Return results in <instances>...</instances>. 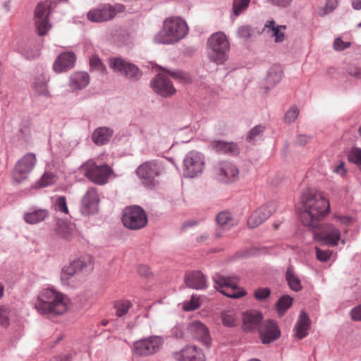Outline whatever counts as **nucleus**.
Here are the masks:
<instances>
[{
	"instance_id": "obj_15",
	"label": "nucleus",
	"mask_w": 361,
	"mask_h": 361,
	"mask_svg": "<svg viewBox=\"0 0 361 361\" xmlns=\"http://www.w3.org/2000/svg\"><path fill=\"white\" fill-rule=\"evenodd\" d=\"M87 171L85 176L93 183L98 185L105 184L113 171L107 164L97 165L92 161L86 164Z\"/></svg>"
},
{
	"instance_id": "obj_59",
	"label": "nucleus",
	"mask_w": 361,
	"mask_h": 361,
	"mask_svg": "<svg viewBox=\"0 0 361 361\" xmlns=\"http://www.w3.org/2000/svg\"><path fill=\"white\" fill-rule=\"evenodd\" d=\"M292 0H269V1L274 6L286 7L288 6Z\"/></svg>"
},
{
	"instance_id": "obj_7",
	"label": "nucleus",
	"mask_w": 361,
	"mask_h": 361,
	"mask_svg": "<svg viewBox=\"0 0 361 361\" xmlns=\"http://www.w3.org/2000/svg\"><path fill=\"white\" fill-rule=\"evenodd\" d=\"M93 269V259L90 255L82 256L65 266L61 271V281L64 286H71L74 276L81 271H89Z\"/></svg>"
},
{
	"instance_id": "obj_64",
	"label": "nucleus",
	"mask_w": 361,
	"mask_h": 361,
	"mask_svg": "<svg viewBox=\"0 0 361 361\" xmlns=\"http://www.w3.org/2000/svg\"><path fill=\"white\" fill-rule=\"evenodd\" d=\"M302 289V286L300 284V281L296 277H295V292L300 291Z\"/></svg>"
},
{
	"instance_id": "obj_51",
	"label": "nucleus",
	"mask_w": 361,
	"mask_h": 361,
	"mask_svg": "<svg viewBox=\"0 0 361 361\" xmlns=\"http://www.w3.org/2000/svg\"><path fill=\"white\" fill-rule=\"evenodd\" d=\"M350 316L353 320L361 322V304L354 307L350 310Z\"/></svg>"
},
{
	"instance_id": "obj_17",
	"label": "nucleus",
	"mask_w": 361,
	"mask_h": 361,
	"mask_svg": "<svg viewBox=\"0 0 361 361\" xmlns=\"http://www.w3.org/2000/svg\"><path fill=\"white\" fill-rule=\"evenodd\" d=\"M99 197L95 188H90L81 200L80 212L84 216L94 214L98 211Z\"/></svg>"
},
{
	"instance_id": "obj_33",
	"label": "nucleus",
	"mask_w": 361,
	"mask_h": 361,
	"mask_svg": "<svg viewBox=\"0 0 361 361\" xmlns=\"http://www.w3.org/2000/svg\"><path fill=\"white\" fill-rule=\"evenodd\" d=\"M32 87L38 94L45 97L49 96L47 78L46 75L42 74L39 77L35 78L32 82Z\"/></svg>"
},
{
	"instance_id": "obj_23",
	"label": "nucleus",
	"mask_w": 361,
	"mask_h": 361,
	"mask_svg": "<svg viewBox=\"0 0 361 361\" xmlns=\"http://www.w3.org/2000/svg\"><path fill=\"white\" fill-rule=\"evenodd\" d=\"M311 329V320L305 310H301L295 324V338L301 340L305 338Z\"/></svg>"
},
{
	"instance_id": "obj_52",
	"label": "nucleus",
	"mask_w": 361,
	"mask_h": 361,
	"mask_svg": "<svg viewBox=\"0 0 361 361\" xmlns=\"http://www.w3.org/2000/svg\"><path fill=\"white\" fill-rule=\"evenodd\" d=\"M317 258L321 262H326L330 257V252L328 250H322L319 248H316Z\"/></svg>"
},
{
	"instance_id": "obj_4",
	"label": "nucleus",
	"mask_w": 361,
	"mask_h": 361,
	"mask_svg": "<svg viewBox=\"0 0 361 361\" xmlns=\"http://www.w3.org/2000/svg\"><path fill=\"white\" fill-rule=\"evenodd\" d=\"M188 32L186 22L179 17L167 18L163 22V27L154 37L157 44H171L179 42Z\"/></svg>"
},
{
	"instance_id": "obj_21",
	"label": "nucleus",
	"mask_w": 361,
	"mask_h": 361,
	"mask_svg": "<svg viewBox=\"0 0 361 361\" xmlns=\"http://www.w3.org/2000/svg\"><path fill=\"white\" fill-rule=\"evenodd\" d=\"M76 56L73 51L63 52L56 59L53 68L56 73L67 71L73 68Z\"/></svg>"
},
{
	"instance_id": "obj_5",
	"label": "nucleus",
	"mask_w": 361,
	"mask_h": 361,
	"mask_svg": "<svg viewBox=\"0 0 361 361\" xmlns=\"http://www.w3.org/2000/svg\"><path fill=\"white\" fill-rule=\"evenodd\" d=\"M166 173V164L161 159H151L143 162L135 170V174L142 183L149 188L158 185L157 178Z\"/></svg>"
},
{
	"instance_id": "obj_31",
	"label": "nucleus",
	"mask_w": 361,
	"mask_h": 361,
	"mask_svg": "<svg viewBox=\"0 0 361 361\" xmlns=\"http://www.w3.org/2000/svg\"><path fill=\"white\" fill-rule=\"evenodd\" d=\"M89 82L90 77L86 72H76L70 78V87L75 90L85 88Z\"/></svg>"
},
{
	"instance_id": "obj_32",
	"label": "nucleus",
	"mask_w": 361,
	"mask_h": 361,
	"mask_svg": "<svg viewBox=\"0 0 361 361\" xmlns=\"http://www.w3.org/2000/svg\"><path fill=\"white\" fill-rule=\"evenodd\" d=\"M274 213V207H271L269 212L262 213L259 209H256L249 217L247 225L250 228H255L262 224Z\"/></svg>"
},
{
	"instance_id": "obj_35",
	"label": "nucleus",
	"mask_w": 361,
	"mask_h": 361,
	"mask_svg": "<svg viewBox=\"0 0 361 361\" xmlns=\"http://www.w3.org/2000/svg\"><path fill=\"white\" fill-rule=\"evenodd\" d=\"M293 298L287 295H282L276 303V308L279 314L281 317L291 306Z\"/></svg>"
},
{
	"instance_id": "obj_38",
	"label": "nucleus",
	"mask_w": 361,
	"mask_h": 361,
	"mask_svg": "<svg viewBox=\"0 0 361 361\" xmlns=\"http://www.w3.org/2000/svg\"><path fill=\"white\" fill-rule=\"evenodd\" d=\"M131 306L132 303L129 300L117 301L114 305L116 315L118 317H122L123 315L126 314Z\"/></svg>"
},
{
	"instance_id": "obj_40",
	"label": "nucleus",
	"mask_w": 361,
	"mask_h": 361,
	"mask_svg": "<svg viewBox=\"0 0 361 361\" xmlns=\"http://www.w3.org/2000/svg\"><path fill=\"white\" fill-rule=\"evenodd\" d=\"M348 159L350 162L354 163L359 166L361 170V149L358 147H353L349 152Z\"/></svg>"
},
{
	"instance_id": "obj_63",
	"label": "nucleus",
	"mask_w": 361,
	"mask_h": 361,
	"mask_svg": "<svg viewBox=\"0 0 361 361\" xmlns=\"http://www.w3.org/2000/svg\"><path fill=\"white\" fill-rule=\"evenodd\" d=\"M353 8L355 10L361 9V0H351Z\"/></svg>"
},
{
	"instance_id": "obj_16",
	"label": "nucleus",
	"mask_w": 361,
	"mask_h": 361,
	"mask_svg": "<svg viewBox=\"0 0 361 361\" xmlns=\"http://www.w3.org/2000/svg\"><path fill=\"white\" fill-rule=\"evenodd\" d=\"M216 178L222 183H229L238 179V168L233 163L221 161L214 166Z\"/></svg>"
},
{
	"instance_id": "obj_20",
	"label": "nucleus",
	"mask_w": 361,
	"mask_h": 361,
	"mask_svg": "<svg viewBox=\"0 0 361 361\" xmlns=\"http://www.w3.org/2000/svg\"><path fill=\"white\" fill-rule=\"evenodd\" d=\"M188 330L192 336L200 341L207 347H209L211 338L207 327L199 321H195L190 324Z\"/></svg>"
},
{
	"instance_id": "obj_30",
	"label": "nucleus",
	"mask_w": 361,
	"mask_h": 361,
	"mask_svg": "<svg viewBox=\"0 0 361 361\" xmlns=\"http://www.w3.org/2000/svg\"><path fill=\"white\" fill-rule=\"evenodd\" d=\"M113 133L114 130L111 128L99 127L94 130L92 140L97 145H104L109 141Z\"/></svg>"
},
{
	"instance_id": "obj_53",
	"label": "nucleus",
	"mask_w": 361,
	"mask_h": 361,
	"mask_svg": "<svg viewBox=\"0 0 361 361\" xmlns=\"http://www.w3.org/2000/svg\"><path fill=\"white\" fill-rule=\"evenodd\" d=\"M198 299L195 298L193 295L188 303L185 305V310L186 311H192L199 307Z\"/></svg>"
},
{
	"instance_id": "obj_55",
	"label": "nucleus",
	"mask_w": 361,
	"mask_h": 361,
	"mask_svg": "<svg viewBox=\"0 0 361 361\" xmlns=\"http://www.w3.org/2000/svg\"><path fill=\"white\" fill-rule=\"evenodd\" d=\"M311 140V137L305 135H298L295 142H296L299 145H305Z\"/></svg>"
},
{
	"instance_id": "obj_50",
	"label": "nucleus",
	"mask_w": 361,
	"mask_h": 361,
	"mask_svg": "<svg viewBox=\"0 0 361 361\" xmlns=\"http://www.w3.org/2000/svg\"><path fill=\"white\" fill-rule=\"evenodd\" d=\"M347 72L350 75L357 79H361V67L350 65L348 67Z\"/></svg>"
},
{
	"instance_id": "obj_18",
	"label": "nucleus",
	"mask_w": 361,
	"mask_h": 361,
	"mask_svg": "<svg viewBox=\"0 0 361 361\" xmlns=\"http://www.w3.org/2000/svg\"><path fill=\"white\" fill-rule=\"evenodd\" d=\"M312 231L330 245H337L340 240L339 231L331 224L322 225L321 224L319 228Z\"/></svg>"
},
{
	"instance_id": "obj_14",
	"label": "nucleus",
	"mask_w": 361,
	"mask_h": 361,
	"mask_svg": "<svg viewBox=\"0 0 361 361\" xmlns=\"http://www.w3.org/2000/svg\"><path fill=\"white\" fill-rule=\"evenodd\" d=\"M163 338L151 336L134 342L133 352L137 356H147L157 353L163 344Z\"/></svg>"
},
{
	"instance_id": "obj_29",
	"label": "nucleus",
	"mask_w": 361,
	"mask_h": 361,
	"mask_svg": "<svg viewBox=\"0 0 361 361\" xmlns=\"http://www.w3.org/2000/svg\"><path fill=\"white\" fill-rule=\"evenodd\" d=\"M283 75V69L280 65H274L267 71L264 87L269 90L278 84Z\"/></svg>"
},
{
	"instance_id": "obj_57",
	"label": "nucleus",
	"mask_w": 361,
	"mask_h": 361,
	"mask_svg": "<svg viewBox=\"0 0 361 361\" xmlns=\"http://www.w3.org/2000/svg\"><path fill=\"white\" fill-rule=\"evenodd\" d=\"M137 272L140 276H148L150 274V269L148 266L140 264L137 267Z\"/></svg>"
},
{
	"instance_id": "obj_42",
	"label": "nucleus",
	"mask_w": 361,
	"mask_h": 361,
	"mask_svg": "<svg viewBox=\"0 0 361 361\" xmlns=\"http://www.w3.org/2000/svg\"><path fill=\"white\" fill-rule=\"evenodd\" d=\"M55 209L64 213L68 214V209L66 203V199L65 196H59L56 198L54 202Z\"/></svg>"
},
{
	"instance_id": "obj_2",
	"label": "nucleus",
	"mask_w": 361,
	"mask_h": 361,
	"mask_svg": "<svg viewBox=\"0 0 361 361\" xmlns=\"http://www.w3.org/2000/svg\"><path fill=\"white\" fill-rule=\"evenodd\" d=\"M68 299L52 288L42 289L34 302L41 314H62L68 310Z\"/></svg>"
},
{
	"instance_id": "obj_39",
	"label": "nucleus",
	"mask_w": 361,
	"mask_h": 361,
	"mask_svg": "<svg viewBox=\"0 0 361 361\" xmlns=\"http://www.w3.org/2000/svg\"><path fill=\"white\" fill-rule=\"evenodd\" d=\"M55 182V176L52 173L45 172L40 180L36 183V188H45Z\"/></svg>"
},
{
	"instance_id": "obj_43",
	"label": "nucleus",
	"mask_w": 361,
	"mask_h": 361,
	"mask_svg": "<svg viewBox=\"0 0 361 361\" xmlns=\"http://www.w3.org/2000/svg\"><path fill=\"white\" fill-rule=\"evenodd\" d=\"M271 290L269 288H259L254 292V297L258 301H263L270 296Z\"/></svg>"
},
{
	"instance_id": "obj_54",
	"label": "nucleus",
	"mask_w": 361,
	"mask_h": 361,
	"mask_svg": "<svg viewBox=\"0 0 361 361\" xmlns=\"http://www.w3.org/2000/svg\"><path fill=\"white\" fill-rule=\"evenodd\" d=\"M286 280L291 290H293V271L291 267H288L286 271Z\"/></svg>"
},
{
	"instance_id": "obj_60",
	"label": "nucleus",
	"mask_w": 361,
	"mask_h": 361,
	"mask_svg": "<svg viewBox=\"0 0 361 361\" xmlns=\"http://www.w3.org/2000/svg\"><path fill=\"white\" fill-rule=\"evenodd\" d=\"M335 218L341 224L346 225L349 224L352 221V219L348 216H335Z\"/></svg>"
},
{
	"instance_id": "obj_45",
	"label": "nucleus",
	"mask_w": 361,
	"mask_h": 361,
	"mask_svg": "<svg viewBox=\"0 0 361 361\" xmlns=\"http://www.w3.org/2000/svg\"><path fill=\"white\" fill-rule=\"evenodd\" d=\"M338 5V0H326V6L324 8H321L319 11V15L324 16L328 13L334 10Z\"/></svg>"
},
{
	"instance_id": "obj_48",
	"label": "nucleus",
	"mask_w": 361,
	"mask_h": 361,
	"mask_svg": "<svg viewBox=\"0 0 361 361\" xmlns=\"http://www.w3.org/2000/svg\"><path fill=\"white\" fill-rule=\"evenodd\" d=\"M350 42H344L340 37L336 38L333 43L334 49L337 51H343L347 48L350 47Z\"/></svg>"
},
{
	"instance_id": "obj_27",
	"label": "nucleus",
	"mask_w": 361,
	"mask_h": 361,
	"mask_svg": "<svg viewBox=\"0 0 361 361\" xmlns=\"http://www.w3.org/2000/svg\"><path fill=\"white\" fill-rule=\"evenodd\" d=\"M212 149L216 152L221 154L238 155L239 148L234 142H228L221 140H214L211 142Z\"/></svg>"
},
{
	"instance_id": "obj_3",
	"label": "nucleus",
	"mask_w": 361,
	"mask_h": 361,
	"mask_svg": "<svg viewBox=\"0 0 361 361\" xmlns=\"http://www.w3.org/2000/svg\"><path fill=\"white\" fill-rule=\"evenodd\" d=\"M166 74L171 76L174 80L180 82H189L191 80L190 76L181 71H170L163 67H159V72L151 80L150 85L154 92L163 97H169L174 94L176 90L172 82L167 78Z\"/></svg>"
},
{
	"instance_id": "obj_41",
	"label": "nucleus",
	"mask_w": 361,
	"mask_h": 361,
	"mask_svg": "<svg viewBox=\"0 0 361 361\" xmlns=\"http://www.w3.org/2000/svg\"><path fill=\"white\" fill-rule=\"evenodd\" d=\"M90 66L92 70L99 71L100 73H104L106 70L105 66L102 63L100 59L96 55H93L90 57Z\"/></svg>"
},
{
	"instance_id": "obj_9",
	"label": "nucleus",
	"mask_w": 361,
	"mask_h": 361,
	"mask_svg": "<svg viewBox=\"0 0 361 361\" xmlns=\"http://www.w3.org/2000/svg\"><path fill=\"white\" fill-rule=\"evenodd\" d=\"M125 6L123 4H116L111 5L104 4L91 9L87 13L89 20L94 23H102L112 20L117 13L124 11Z\"/></svg>"
},
{
	"instance_id": "obj_13",
	"label": "nucleus",
	"mask_w": 361,
	"mask_h": 361,
	"mask_svg": "<svg viewBox=\"0 0 361 361\" xmlns=\"http://www.w3.org/2000/svg\"><path fill=\"white\" fill-rule=\"evenodd\" d=\"M36 161V156L34 153L25 154L15 165L11 173L13 181L20 183L26 180L34 169Z\"/></svg>"
},
{
	"instance_id": "obj_22",
	"label": "nucleus",
	"mask_w": 361,
	"mask_h": 361,
	"mask_svg": "<svg viewBox=\"0 0 361 361\" xmlns=\"http://www.w3.org/2000/svg\"><path fill=\"white\" fill-rule=\"evenodd\" d=\"M179 361H205L202 350L195 345H188L175 355Z\"/></svg>"
},
{
	"instance_id": "obj_47",
	"label": "nucleus",
	"mask_w": 361,
	"mask_h": 361,
	"mask_svg": "<svg viewBox=\"0 0 361 361\" xmlns=\"http://www.w3.org/2000/svg\"><path fill=\"white\" fill-rule=\"evenodd\" d=\"M252 30L249 25H242L237 31L238 36L245 40L248 39L252 35Z\"/></svg>"
},
{
	"instance_id": "obj_12",
	"label": "nucleus",
	"mask_w": 361,
	"mask_h": 361,
	"mask_svg": "<svg viewBox=\"0 0 361 361\" xmlns=\"http://www.w3.org/2000/svg\"><path fill=\"white\" fill-rule=\"evenodd\" d=\"M204 166V155L197 151H190L183 159V175L186 178H195L202 172Z\"/></svg>"
},
{
	"instance_id": "obj_34",
	"label": "nucleus",
	"mask_w": 361,
	"mask_h": 361,
	"mask_svg": "<svg viewBox=\"0 0 361 361\" xmlns=\"http://www.w3.org/2000/svg\"><path fill=\"white\" fill-rule=\"evenodd\" d=\"M216 219L218 225L221 226L222 230H227L234 225V221L232 218V215L228 212L219 213Z\"/></svg>"
},
{
	"instance_id": "obj_25",
	"label": "nucleus",
	"mask_w": 361,
	"mask_h": 361,
	"mask_svg": "<svg viewBox=\"0 0 361 361\" xmlns=\"http://www.w3.org/2000/svg\"><path fill=\"white\" fill-rule=\"evenodd\" d=\"M185 283L190 288L202 290L207 286L205 276L200 271H192L185 274Z\"/></svg>"
},
{
	"instance_id": "obj_26",
	"label": "nucleus",
	"mask_w": 361,
	"mask_h": 361,
	"mask_svg": "<svg viewBox=\"0 0 361 361\" xmlns=\"http://www.w3.org/2000/svg\"><path fill=\"white\" fill-rule=\"evenodd\" d=\"M286 29V25H278L274 20H269L266 22L262 31L274 38L276 43H280L284 39Z\"/></svg>"
},
{
	"instance_id": "obj_11",
	"label": "nucleus",
	"mask_w": 361,
	"mask_h": 361,
	"mask_svg": "<svg viewBox=\"0 0 361 361\" xmlns=\"http://www.w3.org/2000/svg\"><path fill=\"white\" fill-rule=\"evenodd\" d=\"M215 287L224 295L231 298H239L245 295L244 290H238L236 277L216 274L213 277Z\"/></svg>"
},
{
	"instance_id": "obj_37",
	"label": "nucleus",
	"mask_w": 361,
	"mask_h": 361,
	"mask_svg": "<svg viewBox=\"0 0 361 361\" xmlns=\"http://www.w3.org/2000/svg\"><path fill=\"white\" fill-rule=\"evenodd\" d=\"M56 232L61 238H68L71 233V226L63 221H58L56 227Z\"/></svg>"
},
{
	"instance_id": "obj_36",
	"label": "nucleus",
	"mask_w": 361,
	"mask_h": 361,
	"mask_svg": "<svg viewBox=\"0 0 361 361\" xmlns=\"http://www.w3.org/2000/svg\"><path fill=\"white\" fill-rule=\"evenodd\" d=\"M250 0H233V14L238 16L245 12L249 6Z\"/></svg>"
},
{
	"instance_id": "obj_44",
	"label": "nucleus",
	"mask_w": 361,
	"mask_h": 361,
	"mask_svg": "<svg viewBox=\"0 0 361 361\" xmlns=\"http://www.w3.org/2000/svg\"><path fill=\"white\" fill-rule=\"evenodd\" d=\"M265 130V127L262 125H257L253 127L250 131L247 136V140L249 142H252L255 140V139L262 135Z\"/></svg>"
},
{
	"instance_id": "obj_62",
	"label": "nucleus",
	"mask_w": 361,
	"mask_h": 361,
	"mask_svg": "<svg viewBox=\"0 0 361 361\" xmlns=\"http://www.w3.org/2000/svg\"><path fill=\"white\" fill-rule=\"evenodd\" d=\"M285 120L288 123H291L293 121V111L291 109L286 114Z\"/></svg>"
},
{
	"instance_id": "obj_61",
	"label": "nucleus",
	"mask_w": 361,
	"mask_h": 361,
	"mask_svg": "<svg viewBox=\"0 0 361 361\" xmlns=\"http://www.w3.org/2000/svg\"><path fill=\"white\" fill-rule=\"evenodd\" d=\"M334 171L335 173H340L341 174L342 176L345 175V173H346V170L345 169V167H344V163L343 162H341L340 164H338L334 169Z\"/></svg>"
},
{
	"instance_id": "obj_46",
	"label": "nucleus",
	"mask_w": 361,
	"mask_h": 361,
	"mask_svg": "<svg viewBox=\"0 0 361 361\" xmlns=\"http://www.w3.org/2000/svg\"><path fill=\"white\" fill-rule=\"evenodd\" d=\"M221 320L223 324L226 326L232 327L236 325V319L233 314L222 313Z\"/></svg>"
},
{
	"instance_id": "obj_56",
	"label": "nucleus",
	"mask_w": 361,
	"mask_h": 361,
	"mask_svg": "<svg viewBox=\"0 0 361 361\" xmlns=\"http://www.w3.org/2000/svg\"><path fill=\"white\" fill-rule=\"evenodd\" d=\"M23 54L28 59H33L39 55V50L35 49L34 51H29L28 50H23Z\"/></svg>"
},
{
	"instance_id": "obj_10",
	"label": "nucleus",
	"mask_w": 361,
	"mask_h": 361,
	"mask_svg": "<svg viewBox=\"0 0 361 361\" xmlns=\"http://www.w3.org/2000/svg\"><path fill=\"white\" fill-rule=\"evenodd\" d=\"M109 67L114 72L132 81L139 80L142 75V71L136 65L121 57L110 58Z\"/></svg>"
},
{
	"instance_id": "obj_1",
	"label": "nucleus",
	"mask_w": 361,
	"mask_h": 361,
	"mask_svg": "<svg viewBox=\"0 0 361 361\" xmlns=\"http://www.w3.org/2000/svg\"><path fill=\"white\" fill-rule=\"evenodd\" d=\"M302 212L300 218L302 224L311 231L319 228L321 221L329 214L330 204L319 190L308 188L300 197Z\"/></svg>"
},
{
	"instance_id": "obj_28",
	"label": "nucleus",
	"mask_w": 361,
	"mask_h": 361,
	"mask_svg": "<svg viewBox=\"0 0 361 361\" xmlns=\"http://www.w3.org/2000/svg\"><path fill=\"white\" fill-rule=\"evenodd\" d=\"M49 216L45 209L31 208L24 213L23 219L28 224H36L44 221Z\"/></svg>"
},
{
	"instance_id": "obj_58",
	"label": "nucleus",
	"mask_w": 361,
	"mask_h": 361,
	"mask_svg": "<svg viewBox=\"0 0 361 361\" xmlns=\"http://www.w3.org/2000/svg\"><path fill=\"white\" fill-rule=\"evenodd\" d=\"M272 207H274V212L276 209V205L274 202H269L263 204L258 209L259 210H261L262 212V213H266L267 211L269 212V210H270V208Z\"/></svg>"
},
{
	"instance_id": "obj_24",
	"label": "nucleus",
	"mask_w": 361,
	"mask_h": 361,
	"mask_svg": "<svg viewBox=\"0 0 361 361\" xmlns=\"http://www.w3.org/2000/svg\"><path fill=\"white\" fill-rule=\"evenodd\" d=\"M262 314L257 310H250L243 314V328L245 331H251L259 329L262 321Z\"/></svg>"
},
{
	"instance_id": "obj_8",
	"label": "nucleus",
	"mask_w": 361,
	"mask_h": 361,
	"mask_svg": "<svg viewBox=\"0 0 361 361\" xmlns=\"http://www.w3.org/2000/svg\"><path fill=\"white\" fill-rule=\"evenodd\" d=\"M122 222L128 229L139 230L147 224L148 218L145 211L141 207L133 205L127 207L123 210Z\"/></svg>"
},
{
	"instance_id": "obj_49",
	"label": "nucleus",
	"mask_w": 361,
	"mask_h": 361,
	"mask_svg": "<svg viewBox=\"0 0 361 361\" xmlns=\"http://www.w3.org/2000/svg\"><path fill=\"white\" fill-rule=\"evenodd\" d=\"M9 312L4 307H0V325L8 326L9 325Z\"/></svg>"
},
{
	"instance_id": "obj_19",
	"label": "nucleus",
	"mask_w": 361,
	"mask_h": 361,
	"mask_svg": "<svg viewBox=\"0 0 361 361\" xmlns=\"http://www.w3.org/2000/svg\"><path fill=\"white\" fill-rule=\"evenodd\" d=\"M259 331L263 344H269L274 341L281 334L276 323L273 320L266 321Z\"/></svg>"
},
{
	"instance_id": "obj_6",
	"label": "nucleus",
	"mask_w": 361,
	"mask_h": 361,
	"mask_svg": "<svg viewBox=\"0 0 361 361\" xmlns=\"http://www.w3.org/2000/svg\"><path fill=\"white\" fill-rule=\"evenodd\" d=\"M208 57L210 61L216 64L224 63L228 58L229 42L226 35L222 32H217L212 35L207 41Z\"/></svg>"
}]
</instances>
